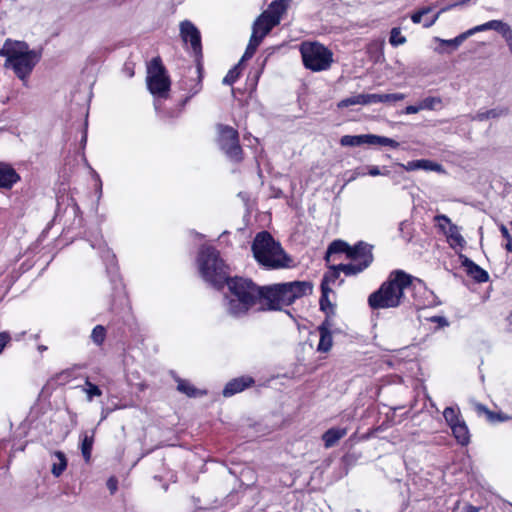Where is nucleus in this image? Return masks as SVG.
Listing matches in <instances>:
<instances>
[{
  "label": "nucleus",
  "mask_w": 512,
  "mask_h": 512,
  "mask_svg": "<svg viewBox=\"0 0 512 512\" xmlns=\"http://www.w3.org/2000/svg\"><path fill=\"white\" fill-rule=\"evenodd\" d=\"M480 511V508L479 507H476V506H473V505H466L464 508H463V511L462 512H479Z\"/></svg>",
  "instance_id": "nucleus-64"
},
{
  "label": "nucleus",
  "mask_w": 512,
  "mask_h": 512,
  "mask_svg": "<svg viewBox=\"0 0 512 512\" xmlns=\"http://www.w3.org/2000/svg\"><path fill=\"white\" fill-rule=\"evenodd\" d=\"M459 258L461 260V265L465 268L468 276L473 278L478 283H484L488 281L489 275L487 271L482 269L479 265L474 263L471 259L463 254H460Z\"/></svg>",
  "instance_id": "nucleus-17"
},
{
  "label": "nucleus",
  "mask_w": 512,
  "mask_h": 512,
  "mask_svg": "<svg viewBox=\"0 0 512 512\" xmlns=\"http://www.w3.org/2000/svg\"><path fill=\"white\" fill-rule=\"evenodd\" d=\"M22 41H12L10 39H7L3 45V47L0 49V56L6 57L4 66L6 68H9V65L11 62L9 60L12 59V57L15 56L18 48L20 47L19 44H21Z\"/></svg>",
  "instance_id": "nucleus-26"
},
{
  "label": "nucleus",
  "mask_w": 512,
  "mask_h": 512,
  "mask_svg": "<svg viewBox=\"0 0 512 512\" xmlns=\"http://www.w3.org/2000/svg\"><path fill=\"white\" fill-rule=\"evenodd\" d=\"M264 300L266 308L264 310H281L282 306H289L294 303L291 288L288 282L264 286Z\"/></svg>",
  "instance_id": "nucleus-10"
},
{
  "label": "nucleus",
  "mask_w": 512,
  "mask_h": 512,
  "mask_svg": "<svg viewBox=\"0 0 512 512\" xmlns=\"http://www.w3.org/2000/svg\"><path fill=\"white\" fill-rule=\"evenodd\" d=\"M225 285L229 290L224 297L226 311L232 317L245 316L258 300H264V287H259L252 280L231 277Z\"/></svg>",
  "instance_id": "nucleus-1"
},
{
  "label": "nucleus",
  "mask_w": 512,
  "mask_h": 512,
  "mask_svg": "<svg viewBox=\"0 0 512 512\" xmlns=\"http://www.w3.org/2000/svg\"><path fill=\"white\" fill-rule=\"evenodd\" d=\"M107 488L110 491L111 494H114L118 489V480L115 477H110L107 480Z\"/></svg>",
  "instance_id": "nucleus-53"
},
{
  "label": "nucleus",
  "mask_w": 512,
  "mask_h": 512,
  "mask_svg": "<svg viewBox=\"0 0 512 512\" xmlns=\"http://www.w3.org/2000/svg\"><path fill=\"white\" fill-rule=\"evenodd\" d=\"M349 248L350 245L347 242L340 239L334 240L329 244L324 259L329 262L332 254L345 253L347 255Z\"/></svg>",
  "instance_id": "nucleus-27"
},
{
  "label": "nucleus",
  "mask_w": 512,
  "mask_h": 512,
  "mask_svg": "<svg viewBox=\"0 0 512 512\" xmlns=\"http://www.w3.org/2000/svg\"><path fill=\"white\" fill-rule=\"evenodd\" d=\"M353 105H358L357 95L342 99L337 106L338 108H346Z\"/></svg>",
  "instance_id": "nucleus-49"
},
{
  "label": "nucleus",
  "mask_w": 512,
  "mask_h": 512,
  "mask_svg": "<svg viewBox=\"0 0 512 512\" xmlns=\"http://www.w3.org/2000/svg\"><path fill=\"white\" fill-rule=\"evenodd\" d=\"M294 302L307 295H311L313 292V283L311 281H291L288 282Z\"/></svg>",
  "instance_id": "nucleus-22"
},
{
  "label": "nucleus",
  "mask_w": 512,
  "mask_h": 512,
  "mask_svg": "<svg viewBox=\"0 0 512 512\" xmlns=\"http://www.w3.org/2000/svg\"><path fill=\"white\" fill-rule=\"evenodd\" d=\"M10 339L11 337L7 332H0V353L3 351Z\"/></svg>",
  "instance_id": "nucleus-56"
},
{
  "label": "nucleus",
  "mask_w": 512,
  "mask_h": 512,
  "mask_svg": "<svg viewBox=\"0 0 512 512\" xmlns=\"http://www.w3.org/2000/svg\"><path fill=\"white\" fill-rule=\"evenodd\" d=\"M474 121H485L488 120L489 117L487 115V111H479L474 116L471 117Z\"/></svg>",
  "instance_id": "nucleus-59"
},
{
  "label": "nucleus",
  "mask_w": 512,
  "mask_h": 512,
  "mask_svg": "<svg viewBox=\"0 0 512 512\" xmlns=\"http://www.w3.org/2000/svg\"><path fill=\"white\" fill-rule=\"evenodd\" d=\"M372 145H382L389 146L391 148H398L400 146L399 142L392 138H388L385 136H379L372 134Z\"/></svg>",
  "instance_id": "nucleus-36"
},
{
  "label": "nucleus",
  "mask_w": 512,
  "mask_h": 512,
  "mask_svg": "<svg viewBox=\"0 0 512 512\" xmlns=\"http://www.w3.org/2000/svg\"><path fill=\"white\" fill-rule=\"evenodd\" d=\"M475 411L479 416L484 415L488 422L495 424L498 422H504L510 419V417L502 412H493L489 410L485 405L481 403H475Z\"/></svg>",
  "instance_id": "nucleus-19"
},
{
  "label": "nucleus",
  "mask_w": 512,
  "mask_h": 512,
  "mask_svg": "<svg viewBox=\"0 0 512 512\" xmlns=\"http://www.w3.org/2000/svg\"><path fill=\"white\" fill-rule=\"evenodd\" d=\"M217 132V143L220 150L230 161L241 162L243 160V150L239 142L238 131L231 126L218 124Z\"/></svg>",
  "instance_id": "nucleus-9"
},
{
  "label": "nucleus",
  "mask_w": 512,
  "mask_h": 512,
  "mask_svg": "<svg viewBox=\"0 0 512 512\" xmlns=\"http://www.w3.org/2000/svg\"><path fill=\"white\" fill-rule=\"evenodd\" d=\"M405 95L402 93L382 94V103L402 101Z\"/></svg>",
  "instance_id": "nucleus-45"
},
{
  "label": "nucleus",
  "mask_w": 512,
  "mask_h": 512,
  "mask_svg": "<svg viewBox=\"0 0 512 512\" xmlns=\"http://www.w3.org/2000/svg\"><path fill=\"white\" fill-rule=\"evenodd\" d=\"M445 11H442V9L440 11H438L432 18H429V20H426L423 24V26L425 28H429L431 27L436 21L437 19L439 18V16L444 13Z\"/></svg>",
  "instance_id": "nucleus-58"
},
{
  "label": "nucleus",
  "mask_w": 512,
  "mask_h": 512,
  "mask_svg": "<svg viewBox=\"0 0 512 512\" xmlns=\"http://www.w3.org/2000/svg\"><path fill=\"white\" fill-rule=\"evenodd\" d=\"M442 103V99L440 97H426L420 101L422 110H434L438 105Z\"/></svg>",
  "instance_id": "nucleus-39"
},
{
  "label": "nucleus",
  "mask_w": 512,
  "mask_h": 512,
  "mask_svg": "<svg viewBox=\"0 0 512 512\" xmlns=\"http://www.w3.org/2000/svg\"><path fill=\"white\" fill-rule=\"evenodd\" d=\"M369 102L372 103H382V94H369Z\"/></svg>",
  "instance_id": "nucleus-63"
},
{
  "label": "nucleus",
  "mask_w": 512,
  "mask_h": 512,
  "mask_svg": "<svg viewBox=\"0 0 512 512\" xmlns=\"http://www.w3.org/2000/svg\"><path fill=\"white\" fill-rule=\"evenodd\" d=\"M54 456L57 458L58 461L52 464L51 473L55 477H59L67 467V458L65 454L61 451H56L54 453Z\"/></svg>",
  "instance_id": "nucleus-28"
},
{
  "label": "nucleus",
  "mask_w": 512,
  "mask_h": 512,
  "mask_svg": "<svg viewBox=\"0 0 512 512\" xmlns=\"http://www.w3.org/2000/svg\"><path fill=\"white\" fill-rule=\"evenodd\" d=\"M491 25L492 24H487V22H486L484 24L475 26V27L467 30L466 32H464V35H466V38H468L469 36L473 35L476 32L488 30V27H491Z\"/></svg>",
  "instance_id": "nucleus-50"
},
{
  "label": "nucleus",
  "mask_w": 512,
  "mask_h": 512,
  "mask_svg": "<svg viewBox=\"0 0 512 512\" xmlns=\"http://www.w3.org/2000/svg\"><path fill=\"white\" fill-rule=\"evenodd\" d=\"M501 233L504 238L507 239V242L505 244V248L508 252H512V236L509 233L508 228L505 225L500 226Z\"/></svg>",
  "instance_id": "nucleus-48"
},
{
  "label": "nucleus",
  "mask_w": 512,
  "mask_h": 512,
  "mask_svg": "<svg viewBox=\"0 0 512 512\" xmlns=\"http://www.w3.org/2000/svg\"><path fill=\"white\" fill-rule=\"evenodd\" d=\"M180 36L185 43H190L197 63V81H195L190 87L187 86V83L184 80L180 82L181 89L189 91V94L181 101V105L184 106L194 95L198 94L202 89L201 82L203 77V66L201 60L203 57V52L200 31L191 21L184 20L180 23Z\"/></svg>",
  "instance_id": "nucleus-5"
},
{
  "label": "nucleus",
  "mask_w": 512,
  "mask_h": 512,
  "mask_svg": "<svg viewBox=\"0 0 512 512\" xmlns=\"http://www.w3.org/2000/svg\"><path fill=\"white\" fill-rule=\"evenodd\" d=\"M106 337V329L102 325H97L93 328L91 333V339L92 341L97 344L101 345Z\"/></svg>",
  "instance_id": "nucleus-38"
},
{
  "label": "nucleus",
  "mask_w": 512,
  "mask_h": 512,
  "mask_svg": "<svg viewBox=\"0 0 512 512\" xmlns=\"http://www.w3.org/2000/svg\"><path fill=\"white\" fill-rule=\"evenodd\" d=\"M411 284L407 286L406 303L416 309H422L434 304L435 295L428 290L421 279L411 275Z\"/></svg>",
  "instance_id": "nucleus-11"
},
{
  "label": "nucleus",
  "mask_w": 512,
  "mask_h": 512,
  "mask_svg": "<svg viewBox=\"0 0 512 512\" xmlns=\"http://www.w3.org/2000/svg\"><path fill=\"white\" fill-rule=\"evenodd\" d=\"M264 37H261L256 31V29H252V34L248 43L249 47H253L255 50H257L258 46L262 42Z\"/></svg>",
  "instance_id": "nucleus-46"
},
{
  "label": "nucleus",
  "mask_w": 512,
  "mask_h": 512,
  "mask_svg": "<svg viewBox=\"0 0 512 512\" xmlns=\"http://www.w3.org/2000/svg\"><path fill=\"white\" fill-rule=\"evenodd\" d=\"M466 39V35L464 33L458 35L454 39L449 40H441L442 44L452 46L453 48H457L461 43Z\"/></svg>",
  "instance_id": "nucleus-47"
},
{
  "label": "nucleus",
  "mask_w": 512,
  "mask_h": 512,
  "mask_svg": "<svg viewBox=\"0 0 512 512\" xmlns=\"http://www.w3.org/2000/svg\"><path fill=\"white\" fill-rule=\"evenodd\" d=\"M430 320L437 323L439 327H446L449 325L448 320L444 316H433Z\"/></svg>",
  "instance_id": "nucleus-54"
},
{
  "label": "nucleus",
  "mask_w": 512,
  "mask_h": 512,
  "mask_svg": "<svg viewBox=\"0 0 512 512\" xmlns=\"http://www.w3.org/2000/svg\"><path fill=\"white\" fill-rule=\"evenodd\" d=\"M381 173H382V171L378 166H370V167H368V171L366 172V174L373 176V177L381 175Z\"/></svg>",
  "instance_id": "nucleus-61"
},
{
  "label": "nucleus",
  "mask_w": 512,
  "mask_h": 512,
  "mask_svg": "<svg viewBox=\"0 0 512 512\" xmlns=\"http://www.w3.org/2000/svg\"><path fill=\"white\" fill-rule=\"evenodd\" d=\"M320 333V340L317 346V350L319 352L326 353L328 352L333 344L332 339V332H319Z\"/></svg>",
  "instance_id": "nucleus-34"
},
{
  "label": "nucleus",
  "mask_w": 512,
  "mask_h": 512,
  "mask_svg": "<svg viewBox=\"0 0 512 512\" xmlns=\"http://www.w3.org/2000/svg\"><path fill=\"white\" fill-rule=\"evenodd\" d=\"M320 289H321V296L319 299L320 310L322 312H327V309H329L335 305L329 300V293L332 292V289L330 287H326L325 284L320 285Z\"/></svg>",
  "instance_id": "nucleus-33"
},
{
  "label": "nucleus",
  "mask_w": 512,
  "mask_h": 512,
  "mask_svg": "<svg viewBox=\"0 0 512 512\" xmlns=\"http://www.w3.org/2000/svg\"><path fill=\"white\" fill-rule=\"evenodd\" d=\"M389 42L392 46H399L406 43V38L401 35L400 28H392L390 32Z\"/></svg>",
  "instance_id": "nucleus-42"
},
{
  "label": "nucleus",
  "mask_w": 512,
  "mask_h": 512,
  "mask_svg": "<svg viewBox=\"0 0 512 512\" xmlns=\"http://www.w3.org/2000/svg\"><path fill=\"white\" fill-rule=\"evenodd\" d=\"M435 220L437 222L445 221V224L448 225V229H444L443 232L447 236L452 248H455V246H464L465 240L460 234L459 227L456 224H453L448 216L443 214L437 215L435 216Z\"/></svg>",
  "instance_id": "nucleus-15"
},
{
  "label": "nucleus",
  "mask_w": 512,
  "mask_h": 512,
  "mask_svg": "<svg viewBox=\"0 0 512 512\" xmlns=\"http://www.w3.org/2000/svg\"><path fill=\"white\" fill-rule=\"evenodd\" d=\"M411 275L397 269L390 272L380 287L368 297L371 309L396 308L406 303L407 286L411 284Z\"/></svg>",
  "instance_id": "nucleus-2"
},
{
  "label": "nucleus",
  "mask_w": 512,
  "mask_h": 512,
  "mask_svg": "<svg viewBox=\"0 0 512 512\" xmlns=\"http://www.w3.org/2000/svg\"><path fill=\"white\" fill-rule=\"evenodd\" d=\"M290 0H274L270 3L268 10L264 11L258 18L257 24L264 19H270L274 24H279L281 16L287 11Z\"/></svg>",
  "instance_id": "nucleus-14"
},
{
  "label": "nucleus",
  "mask_w": 512,
  "mask_h": 512,
  "mask_svg": "<svg viewBox=\"0 0 512 512\" xmlns=\"http://www.w3.org/2000/svg\"><path fill=\"white\" fill-rule=\"evenodd\" d=\"M201 277L217 290L224 288L231 278L230 267L221 258L219 251L212 246H202L197 257Z\"/></svg>",
  "instance_id": "nucleus-4"
},
{
  "label": "nucleus",
  "mask_w": 512,
  "mask_h": 512,
  "mask_svg": "<svg viewBox=\"0 0 512 512\" xmlns=\"http://www.w3.org/2000/svg\"><path fill=\"white\" fill-rule=\"evenodd\" d=\"M443 417L450 428L463 420L460 417L459 409L455 407H446L443 411Z\"/></svg>",
  "instance_id": "nucleus-30"
},
{
  "label": "nucleus",
  "mask_w": 512,
  "mask_h": 512,
  "mask_svg": "<svg viewBox=\"0 0 512 512\" xmlns=\"http://www.w3.org/2000/svg\"><path fill=\"white\" fill-rule=\"evenodd\" d=\"M102 258L106 265V272L110 278L111 284L113 286V290L115 293H119L123 290V283L118 274V267L116 263V256L111 253L109 250H106L102 254Z\"/></svg>",
  "instance_id": "nucleus-13"
},
{
  "label": "nucleus",
  "mask_w": 512,
  "mask_h": 512,
  "mask_svg": "<svg viewBox=\"0 0 512 512\" xmlns=\"http://www.w3.org/2000/svg\"><path fill=\"white\" fill-rule=\"evenodd\" d=\"M366 172L363 168H356L354 170L346 171L344 173L346 183L356 180L358 177L365 176Z\"/></svg>",
  "instance_id": "nucleus-43"
},
{
  "label": "nucleus",
  "mask_w": 512,
  "mask_h": 512,
  "mask_svg": "<svg viewBox=\"0 0 512 512\" xmlns=\"http://www.w3.org/2000/svg\"><path fill=\"white\" fill-rule=\"evenodd\" d=\"M451 430H452L453 436L455 437L456 441L460 445L466 446L469 444L470 433H469V429L464 420H462L457 425H453Z\"/></svg>",
  "instance_id": "nucleus-24"
},
{
  "label": "nucleus",
  "mask_w": 512,
  "mask_h": 512,
  "mask_svg": "<svg viewBox=\"0 0 512 512\" xmlns=\"http://www.w3.org/2000/svg\"><path fill=\"white\" fill-rule=\"evenodd\" d=\"M421 105H420V102L417 104V105H409L407 106L403 113L405 114H415V113H418L419 111H421Z\"/></svg>",
  "instance_id": "nucleus-57"
},
{
  "label": "nucleus",
  "mask_w": 512,
  "mask_h": 512,
  "mask_svg": "<svg viewBox=\"0 0 512 512\" xmlns=\"http://www.w3.org/2000/svg\"><path fill=\"white\" fill-rule=\"evenodd\" d=\"M347 434L345 428H330L322 436L326 448L333 447L341 438Z\"/></svg>",
  "instance_id": "nucleus-23"
},
{
  "label": "nucleus",
  "mask_w": 512,
  "mask_h": 512,
  "mask_svg": "<svg viewBox=\"0 0 512 512\" xmlns=\"http://www.w3.org/2000/svg\"><path fill=\"white\" fill-rule=\"evenodd\" d=\"M508 114H509L508 108H493V109L487 110V115H488L489 119L506 116Z\"/></svg>",
  "instance_id": "nucleus-44"
},
{
  "label": "nucleus",
  "mask_w": 512,
  "mask_h": 512,
  "mask_svg": "<svg viewBox=\"0 0 512 512\" xmlns=\"http://www.w3.org/2000/svg\"><path fill=\"white\" fill-rule=\"evenodd\" d=\"M255 380L251 376H241L230 380L224 387L222 394L224 397H231L237 393L251 387Z\"/></svg>",
  "instance_id": "nucleus-16"
},
{
  "label": "nucleus",
  "mask_w": 512,
  "mask_h": 512,
  "mask_svg": "<svg viewBox=\"0 0 512 512\" xmlns=\"http://www.w3.org/2000/svg\"><path fill=\"white\" fill-rule=\"evenodd\" d=\"M255 52H256V50L253 47H249L247 45L246 50H245L242 58L240 59L239 63L241 64L242 62L252 58Z\"/></svg>",
  "instance_id": "nucleus-55"
},
{
  "label": "nucleus",
  "mask_w": 512,
  "mask_h": 512,
  "mask_svg": "<svg viewBox=\"0 0 512 512\" xmlns=\"http://www.w3.org/2000/svg\"><path fill=\"white\" fill-rule=\"evenodd\" d=\"M304 66L312 71L327 70L333 62L332 52L318 42H304L300 48Z\"/></svg>",
  "instance_id": "nucleus-7"
},
{
  "label": "nucleus",
  "mask_w": 512,
  "mask_h": 512,
  "mask_svg": "<svg viewBox=\"0 0 512 512\" xmlns=\"http://www.w3.org/2000/svg\"><path fill=\"white\" fill-rule=\"evenodd\" d=\"M240 74H241L240 63H238L237 65H235L233 68H231L228 71L226 76L223 78L222 83L224 85H232V84H234L237 81V79L239 78Z\"/></svg>",
  "instance_id": "nucleus-37"
},
{
  "label": "nucleus",
  "mask_w": 512,
  "mask_h": 512,
  "mask_svg": "<svg viewBox=\"0 0 512 512\" xmlns=\"http://www.w3.org/2000/svg\"><path fill=\"white\" fill-rule=\"evenodd\" d=\"M372 145V134L344 135L340 138V145L344 147H358Z\"/></svg>",
  "instance_id": "nucleus-21"
},
{
  "label": "nucleus",
  "mask_w": 512,
  "mask_h": 512,
  "mask_svg": "<svg viewBox=\"0 0 512 512\" xmlns=\"http://www.w3.org/2000/svg\"><path fill=\"white\" fill-rule=\"evenodd\" d=\"M487 24H492L491 27H488V30L500 33L507 41L509 48L512 50V30L510 26L500 20H491L488 21Z\"/></svg>",
  "instance_id": "nucleus-25"
},
{
  "label": "nucleus",
  "mask_w": 512,
  "mask_h": 512,
  "mask_svg": "<svg viewBox=\"0 0 512 512\" xmlns=\"http://www.w3.org/2000/svg\"><path fill=\"white\" fill-rule=\"evenodd\" d=\"M369 94H358L357 95V100H358V105H369L370 102H369Z\"/></svg>",
  "instance_id": "nucleus-60"
},
{
  "label": "nucleus",
  "mask_w": 512,
  "mask_h": 512,
  "mask_svg": "<svg viewBox=\"0 0 512 512\" xmlns=\"http://www.w3.org/2000/svg\"><path fill=\"white\" fill-rule=\"evenodd\" d=\"M396 165L406 171L418 170V160H412L407 162L406 164L397 163Z\"/></svg>",
  "instance_id": "nucleus-51"
},
{
  "label": "nucleus",
  "mask_w": 512,
  "mask_h": 512,
  "mask_svg": "<svg viewBox=\"0 0 512 512\" xmlns=\"http://www.w3.org/2000/svg\"><path fill=\"white\" fill-rule=\"evenodd\" d=\"M372 249V245L359 241L354 246H350L347 258L359 265H366L368 268L374 260Z\"/></svg>",
  "instance_id": "nucleus-12"
},
{
  "label": "nucleus",
  "mask_w": 512,
  "mask_h": 512,
  "mask_svg": "<svg viewBox=\"0 0 512 512\" xmlns=\"http://www.w3.org/2000/svg\"><path fill=\"white\" fill-rule=\"evenodd\" d=\"M253 256L263 267L274 270L291 266L292 258L286 254L281 244L268 231L259 232L251 246Z\"/></svg>",
  "instance_id": "nucleus-3"
},
{
  "label": "nucleus",
  "mask_w": 512,
  "mask_h": 512,
  "mask_svg": "<svg viewBox=\"0 0 512 512\" xmlns=\"http://www.w3.org/2000/svg\"><path fill=\"white\" fill-rule=\"evenodd\" d=\"M85 386H86V388H84V391L87 394L88 401H92V399L94 397H98V396L102 395L101 389L97 385L90 382L88 379L85 382Z\"/></svg>",
  "instance_id": "nucleus-40"
},
{
  "label": "nucleus",
  "mask_w": 512,
  "mask_h": 512,
  "mask_svg": "<svg viewBox=\"0 0 512 512\" xmlns=\"http://www.w3.org/2000/svg\"><path fill=\"white\" fill-rule=\"evenodd\" d=\"M426 170V171H442V166L436 162H433L431 160L426 159H419L418 160V170Z\"/></svg>",
  "instance_id": "nucleus-41"
},
{
  "label": "nucleus",
  "mask_w": 512,
  "mask_h": 512,
  "mask_svg": "<svg viewBox=\"0 0 512 512\" xmlns=\"http://www.w3.org/2000/svg\"><path fill=\"white\" fill-rule=\"evenodd\" d=\"M333 327V320L332 318H327L323 320L321 325L318 327L319 332H331V328Z\"/></svg>",
  "instance_id": "nucleus-52"
},
{
  "label": "nucleus",
  "mask_w": 512,
  "mask_h": 512,
  "mask_svg": "<svg viewBox=\"0 0 512 512\" xmlns=\"http://www.w3.org/2000/svg\"><path fill=\"white\" fill-rule=\"evenodd\" d=\"M340 272H342V270L338 269L337 265L330 266V271L323 275L321 285L325 284L326 287H329V283H333L339 278Z\"/></svg>",
  "instance_id": "nucleus-35"
},
{
  "label": "nucleus",
  "mask_w": 512,
  "mask_h": 512,
  "mask_svg": "<svg viewBox=\"0 0 512 512\" xmlns=\"http://www.w3.org/2000/svg\"><path fill=\"white\" fill-rule=\"evenodd\" d=\"M177 383V390L183 394H186L188 397H197L198 395H203L205 393L198 390L186 380L178 379Z\"/></svg>",
  "instance_id": "nucleus-29"
},
{
  "label": "nucleus",
  "mask_w": 512,
  "mask_h": 512,
  "mask_svg": "<svg viewBox=\"0 0 512 512\" xmlns=\"http://www.w3.org/2000/svg\"><path fill=\"white\" fill-rule=\"evenodd\" d=\"M147 87L150 93L159 98H167L171 81L159 56L154 57L147 66Z\"/></svg>",
  "instance_id": "nucleus-8"
},
{
  "label": "nucleus",
  "mask_w": 512,
  "mask_h": 512,
  "mask_svg": "<svg viewBox=\"0 0 512 512\" xmlns=\"http://www.w3.org/2000/svg\"><path fill=\"white\" fill-rule=\"evenodd\" d=\"M96 429H92L90 431H84L81 433V453L85 460V462H89L91 459L92 454V448L94 444V437H95Z\"/></svg>",
  "instance_id": "nucleus-20"
},
{
  "label": "nucleus",
  "mask_w": 512,
  "mask_h": 512,
  "mask_svg": "<svg viewBox=\"0 0 512 512\" xmlns=\"http://www.w3.org/2000/svg\"><path fill=\"white\" fill-rule=\"evenodd\" d=\"M277 25L278 24H274V22L268 18L257 24L256 19L253 23L252 29H256L257 33L261 35V37H265Z\"/></svg>",
  "instance_id": "nucleus-32"
},
{
  "label": "nucleus",
  "mask_w": 512,
  "mask_h": 512,
  "mask_svg": "<svg viewBox=\"0 0 512 512\" xmlns=\"http://www.w3.org/2000/svg\"><path fill=\"white\" fill-rule=\"evenodd\" d=\"M20 181V176L9 164L0 162V188L11 189Z\"/></svg>",
  "instance_id": "nucleus-18"
},
{
  "label": "nucleus",
  "mask_w": 512,
  "mask_h": 512,
  "mask_svg": "<svg viewBox=\"0 0 512 512\" xmlns=\"http://www.w3.org/2000/svg\"><path fill=\"white\" fill-rule=\"evenodd\" d=\"M337 268L341 269L346 276L357 275L358 273H361L362 271L367 269L366 265H359L358 263L353 261L352 263L348 264H338Z\"/></svg>",
  "instance_id": "nucleus-31"
},
{
  "label": "nucleus",
  "mask_w": 512,
  "mask_h": 512,
  "mask_svg": "<svg viewBox=\"0 0 512 512\" xmlns=\"http://www.w3.org/2000/svg\"><path fill=\"white\" fill-rule=\"evenodd\" d=\"M19 45L20 47L15 56L9 60V62H11L9 68L14 71L15 75L24 85H27L29 76L41 60L42 50H30L28 44L24 41Z\"/></svg>",
  "instance_id": "nucleus-6"
},
{
  "label": "nucleus",
  "mask_w": 512,
  "mask_h": 512,
  "mask_svg": "<svg viewBox=\"0 0 512 512\" xmlns=\"http://www.w3.org/2000/svg\"><path fill=\"white\" fill-rule=\"evenodd\" d=\"M423 16L424 14L419 10L411 15V20L413 23L418 24L421 22Z\"/></svg>",
  "instance_id": "nucleus-62"
}]
</instances>
